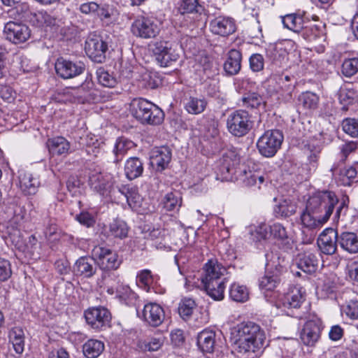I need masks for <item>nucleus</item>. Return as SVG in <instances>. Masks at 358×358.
Here are the masks:
<instances>
[{
	"label": "nucleus",
	"instance_id": "obj_53",
	"mask_svg": "<svg viewBox=\"0 0 358 358\" xmlns=\"http://www.w3.org/2000/svg\"><path fill=\"white\" fill-rule=\"evenodd\" d=\"M343 131L352 138H358V119L348 117L343 120Z\"/></svg>",
	"mask_w": 358,
	"mask_h": 358
},
{
	"label": "nucleus",
	"instance_id": "obj_21",
	"mask_svg": "<svg viewBox=\"0 0 358 358\" xmlns=\"http://www.w3.org/2000/svg\"><path fill=\"white\" fill-rule=\"evenodd\" d=\"M143 320L150 326L159 327L165 318L162 307L156 303H148L144 306L142 313Z\"/></svg>",
	"mask_w": 358,
	"mask_h": 358
},
{
	"label": "nucleus",
	"instance_id": "obj_58",
	"mask_svg": "<svg viewBox=\"0 0 358 358\" xmlns=\"http://www.w3.org/2000/svg\"><path fill=\"white\" fill-rule=\"evenodd\" d=\"M96 12L101 20H110L113 16L117 15V10L112 6L108 4H104L101 7L99 6Z\"/></svg>",
	"mask_w": 358,
	"mask_h": 358
},
{
	"label": "nucleus",
	"instance_id": "obj_31",
	"mask_svg": "<svg viewBox=\"0 0 358 358\" xmlns=\"http://www.w3.org/2000/svg\"><path fill=\"white\" fill-rule=\"evenodd\" d=\"M104 349V343L98 339H89L83 345V352L87 358H97Z\"/></svg>",
	"mask_w": 358,
	"mask_h": 358
},
{
	"label": "nucleus",
	"instance_id": "obj_29",
	"mask_svg": "<svg viewBox=\"0 0 358 358\" xmlns=\"http://www.w3.org/2000/svg\"><path fill=\"white\" fill-rule=\"evenodd\" d=\"M46 144L50 153L52 155H66L70 149V143L62 136L48 139Z\"/></svg>",
	"mask_w": 358,
	"mask_h": 358
},
{
	"label": "nucleus",
	"instance_id": "obj_37",
	"mask_svg": "<svg viewBox=\"0 0 358 358\" xmlns=\"http://www.w3.org/2000/svg\"><path fill=\"white\" fill-rule=\"evenodd\" d=\"M118 192L121 193L127 199L129 206L132 208H136L141 206V197L136 188L130 187L127 185H122L118 187Z\"/></svg>",
	"mask_w": 358,
	"mask_h": 358
},
{
	"label": "nucleus",
	"instance_id": "obj_36",
	"mask_svg": "<svg viewBox=\"0 0 358 358\" xmlns=\"http://www.w3.org/2000/svg\"><path fill=\"white\" fill-rule=\"evenodd\" d=\"M9 238L13 244L19 250L24 251L25 250L31 252L34 245L37 243V240L34 236L29 237V243L24 244L20 230H13V232L9 233Z\"/></svg>",
	"mask_w": 358,
	"mask_h": 358
},
{
	"label": "nucleus",
	"instance_id": "obj_64",
	"mask_svg": "<svg viewBox=\"0 0 358 358\" xmlns=\"http://www.w3.org/2000/svg\"><path fill=\"white\" fill-rule=\"evenodd\" d=\"M137 278L140 282H141L145 287L149 288L150 285L153 280V277L151 274V271L148 269L143 270L138 274Z\"/></svg>",
	"mask_w": 358,
	"mask_h": 358
},
{
	"label": "nucleus",
	"instance_id": "obj_60",
	"mask_svg": "<svg viewBox=\"0 0 358 358\" xmlns=\"http://www.w3.org/2000/svg\"><path fill=\"white\" fill-rule=\"evenodd\" d=\"M11 274L12 271L9 261L0 258V281L7 280Z\"/></svg>",
	"mask_w": 358,
	"mask_h": 358
},
{
	"label": "nucleus",
	"instance_id": "obj_54",
	"mask_svg": "<svg viewBox=\"0 0 358 358\" xmlns=\"http://www.w3.org/2000/svg\"><path fill=\"white\" fill-rule=\"evenodd\" d=\"M163 344V340L160 338H151L148 341H139L138 346L143 351H157Z\"/></svg>",
	"mask_w": 358,
	"mask_h": 358
},
{
	"label": "nucleus",
	"instance_id": "obj_25",
	"mask_svg": "<svg viewBox=\"0 0 358 358\" xmlns=\"http://www.w3.org/2000/svg\"><path fill=\"white\" fill-rule=\"evenodd\" d=\"M242 54L236 49H231L227 54V58L224 64V70L228 76H234L239 73L241 69Z\"/></svg>",
	"mask_w": 358,
	"mask_h": 358
},
{
	"label": "nucleus",
	"instance_id": "obj_38",
	"mask_svg": "<svg viewBox=\"0 0 358 358\" xmlns=\"http://www.w3.org/2000/svg\"><path fill=\"white\" fill-rule=\"evenodd\" d=\"M207 106V101L204 98L189 96L186 99L185 108L188 113L198 115L203 113Z\"/></svg>",
	"mask_w": 358,
	"mask_h": 358
},
{
	"label": "nucleus",
	"instance_id": "obj_11",
	"mask_svg": "<svg viewBox=\"0 0 358 358\" xmlns=\"http://www.w3.org/2000/svg\"><path fill=\"white\" fill-rule=\"evenodd\" d=\"M3 34L6 38L13 44H20L26 42L31 36L29 27L22 23L9 21L5 24Z\"/></svg>",
	"mask_w": 358,
	"mask_h": 358
},
{
	"label": "nucleus",
	"instance_id": "obj_48",
	"mask_svg": "<svg viewBox=\"0 0 358 358\" xmlns=\"http://www.w3.org/2000/svg\"><path fill=\"white\" fill-rule=\"evenodd\" d=\"M269 231L271 235L275 238L281 241L285 245H290V238L287 236L285 228L279 223H275L269 226Z\"/></svg>",
	"mask_w": 358,
	"mask_h": 358
},
{
	"label": "nucleus",
	"instance_id": "obj_14",
	"mask_svg": "<svg viewBox=\"0 0 358 358\" xmlns=\"http://www.w3.org/2000/svg\"><path fill=\"white\" fill-rule=\"evenodd\" d=\"M339 244V235L336 229L328 227L319 235L317 244L320 252L327 255H332L337 250Z\"/></svg>",
	"mask_w": 358,
	"mask_h": 358
},
{
	"label": "nucleus",
	"instance_id": "obj_50",
	"mask_svg": "<svg viewBox=\"0 0 358 358\" xmlns=\"http://www.w3.org/2000/svg\"><path fill=\"white\" fill-rule=\"evenodd\" d=\"M96 75L99 83L104 87H114L117 84L116 78L102 68L97 70Z\"/></svg>",
	"mask_w": 358,
	"mask_h": 358
},
{
	"label": "nucleus",
	"instance_id": "obj_61",
	"mask_svg": "<svg viewBox=\"0 0 358 358\" xmlns=\"http://www.w3.org/2000/svg\"><path fill=\"white\" fill-rule=\"evenodd\" d=\"M77 220L87 227H93L96 222L94 216L88 212H83L77 215Z\"/></svg>",
	"mask_w": 358,
	"mask_h": 358
},
{
	"label": "nucleus",
	"instance_id": "obj_18",
	"mask_svg": "<svg viewBox=\"0 0 358 358\" xmlns=\"http://www.w3.org/2000/svg\"><path fill=\"white\" fill-rule=\"evenodd\" d=\"M210 28L213 34L222 37H227L236 30L235 20L231 17L224 16H218L212 20Z\"/></svg>",
	"mask_w": 358,
	"mask_h": 358
},
{
	"label": "nucleus",
	"instance_id": "obj_56",
	"mask_svg": "<svg viewBox=\"0 0 358 358\" xmlns=\"http://www.w3.org/2000/svg\"><path fill=\"white\" fill-rule=\"evenodd\" d=\"M358 71V58L345 59L342 64V73L346 77H351Z\"/></svg>",
	"mask_w": 358,
	"mask_h": 358
},
{
	"label": "nucleus",
	"instance_id": "obj_28",
	"mask_svg": "<svg viewBox=\"0 0 358 358\" xmlns=\"http://www.w3.org/2000/svg\"><path fill=\"white\" fill-rule=\"evenodd\" d=\"M22 191L28 195H34L40 185L38 179L30 173H24L19 177Z\"/></svg>",
	"mask_w": 358,
	"mask_h": 358
},
{
	"label": "nucleus",
	"instance_id": "obj_4",
	"mask_svg": "<svg viewBox=\"0 0 358 358\" xmlns=\"http://www.w3.org/2000/svg\"><path fill=\"white\" fill-rule=\"evenodd\" d=\"M131 108L133 116L142 124L159 125L163 122V110L146 99H134L131 103Z\"/></svg>",
	"mask_w": 358,
	"mask_h": 358
},
{
	"label": "nucleus",
	"instance_id": "obj_33",
	"mask_svg": "<svg viewBox=\"0 0 358 358\" xmlns=\"http://www.w3.org/2000/svg\"><path fill=\"white\" fill-rule=\"evenodd\" d=\"M307 20L301 15L292 13L286 15L282 17V23L285 27L289 30L301 33L306 24Z\"/></svg>",
	"mask_w": 358,
	"mask_h": 358
},
{
	"label": "nucleus",
	"instance_id": "obj_32",
	"mask_svg": "<svg viewBox=\"0 0 358 358\" xmlns=\"http://www.w3.org/2000/svg\"><path fill=\"white\" fill-rule=\"evenodd\" d=\"M143 172V164L136 157L129 158L124 165L126 177L131 180L141 176Z\"/></svg>",
	"mask_w": 358,
	"mask_h": 358
},
{
	"label": "nucleus",
	"instance_id": "obj_42",
	"mask_svg": "<svg viewBox=\"0 0 358 358\" xmlns=\"http://www.w3.org/2000/svg\"><path fill=\"white\" fill-rule=\"evenodd\" d=\"M109 232L113 237L122 239L127 236L128 227L125 222L115 220L109 224Z\"/></svg>",
	"mask_w": 358,
	"mask_h": 358
},
{
	"label": "nucleus",
	"instance_id": "obj_23",
	"mask_svg": "<svg viewBox=\"0 0 358 358\" xmlns=\"http://www.w3.org/2000/svg\"><path fill=\"white\" fill-rule=\"evenodd\" d=\"M171 159V151L168 147H162L153 150L150 157V164L157 171L164 170Z\"/></svg>",
	"mask_w": 358,
	"mask_h": 358
},
{
	"label": "nucleus",
	"instance_id": "obj_35",
	"mask_svg": "<svg viewBox=\"0 0 358 358\" xmlns=\"http://www.w3.org/2000/svg\"><path fill=\"white\" fill-rule=\"evenodd\" d=\"M304 300L305 297L301 290L295 289L287 293L282 299V307L288 310L296 309L300 308Z\"/></svg>",
	"mask_w": 358,
	"mask_h": 358
},
{
	"label": "nucleus",
	"instance_id": "obj_62",
	"mask_svg": "<svg viewBox=\"0 0 358 358\" xmlns=\"http://www.w3.org/2000/svg\"><path fill=\"white\" fill-rule=\"evenodd\" d=\"M143 80L145 86L150 89H155L162 84L161 79L155 73H149L145 76Z\"/></svg>",
	"mask_w": 358,
	"mask_h": 358
},
{
	"label": "nucleus",
	"instance_id": "obj_63",
	"mask_svg": "<svg viewBox=\"0 0 358 358\" xmlns=\"http://www.w3.org/2000/svg\"><path fill=\"white\" fill-rule=\"evenodd\" d=\"M15 92L11 87L0 85V96L5 101L10 102L14 99Z\"/></svg>",
	"mask_w": 358,
	"mask_h": 358
},
{
	"label": "nucleus",
	"instance_id": "obj_5",
	"mask_svg": "<svg viewBox=\"0 0 358 358\" xmlns=\"http://www.w3.org/2000/svg\"><path fill=\"white\" fill-rule=\"evenodd\" d=\"M252 116L245 110H237L229 115L227 127L229 132L236 137H242L252 129Z\"/></svg>",
	"mask_w": 358,
	"mask_h": 358
},
{
	"label": "nucleus",
	"instance_id": "obj_30",
	"mask_svg": "<svg viewBox=\"0 0 358 358\" xmlns=\"http://www.w3.org/2000/svg\"><path fill=\"white\" fill-rule=\"evenodd\" d=\"M300 220L302 226L310 230L320 228L324 224L319 215L309 210L308 203L301 214Z\"/></svg>",
	"mask_w": 358,
	"mask_h": 358
},
{
	"label": "nucleus",
	"instance_id": "obj_8",
	"mask_svg": "<svg viewBox=\"0 0 358 358\" xmlns=\"http://www.w3.org/2000/svg\"><path fill=\"white\" fill-rule=\"evenodd\" d=\"M87 324L95 330H103L110 327V312L103 306L89 308L84 312Z\"/></svg>",
	"mask_w": 358,
	"mask_h": 358
},
{
	"label": "nucleus",
	"instance_id": "obj_57",
	"mask_svg": "<svg viewBox=\"0 0 358 358\" xmlns=\"http://www.w3.org/2000/svg\"><path fill=\"white\" fill-rule=\"evenodd\" d=\"M250 69L253 72H260L264 67V58L262 55L255 53L249 58Z\"/></svg>",
	"mask_w": 358,
	"mask_h": 358
},
{
	"label": "nucleus",
	"instance_id": "obj_3",
	"mask_svg": "<svg viewBox=\"0 0 358 358\" xmlns=\"http://www.w3.org/2000/svg\"><path fill=\"white\" fill-rule=\"evenodd\" d=\"M204 269L205 275L201 278V282L208 295L215 301L223 299L226 279L222 277L225 269L221 268L219 264L213 263L212 261L206 264Z\"/></svg>",
	"mask_w": 358,
	"mask_h": 358
},
{
	"label": "nucleus",
	"instance_id": "obj_10",
	"mask_svg": "<svg viewBox=\"0 0 358 358\" xmlns=\"http://www.w3.org/2000/svg\"><path fill=\"white\" fill-rule=\"evenodd\" d=\"M150 47L156 61L161 66H169L180 57L179 52L169 46L166 41L155 42Z\"/></svg>",
	"mask_w": 358,
	"mask_h": 358
},
{
	"label": "nucleus",
	"instance_id": "obj_24",
	"mask_svg": "<svg viewBox=\"0 0 358 358\" xmlns=\"http://www.w3.org/2000/svg\"><path fill=\"white\" fill-rule=\"evenodd\" d=\"M297 267L306 273H315L319 264V259L316 255L306 252L300 253L296 259Z\"/></svg>",
	"mask_w": 358,
	"mask_h": 358
},
{
	"label": "nucleus",
	"instance_id": "obj_49",
	"mask_svg": "<svg viewBox=\"0 0 358 358\" xmlns=\"http://www.w3.org/2000/svg\"><path fill=\"white\" fill-rule=\"evenodd\" d=\"M306 151L308 152V159L310 164V171H315L317 166L319 155L320 153V148L314 145L308 144L305 146Z\"/></svg>",
	"mask_w": 358,
	"mask_h": 358
},
{
	"label": "nucleus",
	"instance_id": "obj_55",
	"mask_svg": "<svg viewBox=\"0 0 358 358\" xmlns=\"http://www.w3.org/2000/svg\"><path fill=\"white\" fill-rule=\"evenodd\" d=\"M220 161L236 170V166L239 164L240 158L235 149H229L222 154Z\"/></svg>",
	"mask_w": 358,
	"mask_h": 358
},
{
	"label": "nucleus",
	"instance_id": "obj_27",
	"mask_svg": "<svg viewBox=\"0 0 358 358\" xmlns=\"http://www.w3.org/2000/svg\"><path fill=\"white\" fill-rule=\"evenodd\" d=\"M267 56L271 62V65L276 68L283 67L288 60L287 50L276 45H272L268 49Z\"/></svg>",
	"mask_w": 358,
	"mask_h": 358
},
{
	"label": "nucleus",
	"instance_id": "obj_39",
	"mask_svg": "<svg viewBox=\"0 0 358 358\" xmlns=\"http://www.w3.org/2000/svg\"><path fill=\"white\" fill-rule=\"evenodd\" d=\"M164 208L167 211L178 210L182 205L181 194L178 191L167 193L163 200Z\"/></svg>",
	"mask_w": 358,
	"mask_h": 358
},
{
	"label": "nucleus",
	"instance_id": "obj_19",
	"mask_svg": "<svg viewBox=\"0 0 358 358\" xmlns=\"http://www.w3.org/2000/svg\"><path fill=\"white\" fill-rule=\"evenodd\" d=\"M332 176L343 186H350L358 175V163L352 166L340 168L338 165L334 164L331 168Z\"/></svg>",
	"mask_w": 358,
	"mask_h": 358
},
{
	"label": "nucleus",
	"instance_id": "obj_45",
	"mask_svg": "<svg viewBox=\"0 0 358 358\" xmlns=\"http://www.w3.org/2000/svg\"><path fill=\"white\" fill-rule=\"evenodd\" d=\"M295 80L294 76H285L278 79V85L282 91V94L291 98L295 88Z\"/></svg>",
	"mask_w": 358,
	"mask_h": 358
},
{
	"label": "nucleus",
	"instance_id": "obj_7",
	"mask_svg": "<svg viewBox=\"0 0 358 358\" xmlns=\"http://www.w3.org/2000/svg\"><path fill=\"white\" fill-rule=\"evenodd\" d=\"M131 31L136 37L150 39L155 38L159 34L160 28L153 19L141 15L132 22Z\"/></svg>",
	"mask_w": 358,
	"mask_h": 358
},
{
	"label": "nucleus",
	"instance_id": "obj_40",
	"mask_svg": "<svg viewBox=\"0 0 358 358\" xmlns=\"http://www.w3.org/2000/svg\"><path fill=\"white\" fill-rule=\"evenodd\" d=\"M133 142L124 138H120L117 140L113 153L115 156L114 162L118 163L122 159L123 156L132 147Z\"/></svg>",
	"mask_w": 358,
	"mask_h": 358
},
{
	"label": "nucleus",
	"instance_id": "obj_26",
	"mask_svg": "<svg viewBox=\"0 0 358 358\" xmlns=\"http://www.w3.org/2000/svg\"><path fill=\"white\" fill-rule=\"evenodd\" d=\"M215 344V332L205 329L197 336V345L203 352L211 353Z\"/></svg>",
	"mask_w": 358,
	"mask_h": 358
},
{
	"label": "nucleus",
	"instance_id": "obj_22",
	"mask_svg": "<svg viewBox=\"0 0 358 358\" xmlns=\"http://www.w3.org/2000/svg\"><path fill=\"white\" fill-rule=\"evenodd\" d=\"M96 266L97 263L95 259L90 257H82L76 262L73 271L77 275L90 278L96 273Z\"/></svg>",
	"mask_w": 358,
	"mask_h": 358
},
{
	"label": "nucleus",
	"instance_id": "obj_43",
	"mask_svg": "<svg viewBox=\"0 0 358 358\" xmlns=\"http://www.w3.org/2000/svg\"><path fill=\"white\" fill-rule=\"evenodd\" d=\"M299 102L306 109L315 110L319 103V96L313 92H305L299 96Z\"/></svg>",
	"mask_w": 358,
	"mask_h": 358
},
{
	"label": "nucleus",
	"instance_id": "obj_20",
	"mask_svg": "<svg viewBox=\"0 0 358 358\" xmlns=\"http://www.w3.org/2000/svg\"><path fill=\"white\" fill-rule=\"evenodd\" d=\"M96 263L102 270H116L122 264V259L115 252L106 248H100Z\"/></svg>",
	"mask_w": 358,
	"mask_h": 358
},
{
	"label": "nucleus",
	"instance_id": "obj_52",
	"mask_svg": "<svg viewBox=\"0 0 358 358\" xmlns=\"http://www.w3.org/2000/svg\"><path fill=\"white\" fill-rule=\"evenodd\" d=\"M357 97V94L354 90L341 89L338 92V99L341 104L343 110H347V106L352 104L354 100Z\"/></svg>",
	"mask_w": 358,
	"mask_h": 358
},
{
	"label": "nucleus",
	"instance_id": "obj_41",
	"mask_svg": "<svg viewBox=\"0 0 358 358\" xmlns=\"http://www.w3.org/2000/svg\"><path fill=\"white\" fill-rule=\"evenodd\" d=\"M196 304L191 298H185L181 300L178 306V313L184 320H188L192 315Z\"/></svg>",
	"mask_w": 358,
	"mask_h": 358
},
{
	"label": "nucleus",
	"instance_id": "obj_16",
	"mask_svg": "<svg viewBox=\"0 0 358 358\" xmlns=\"http://www.w3.org/2000/svg\"><path fill=\"white\" fill-rule=\"evenodd\" d=\"M322 329V322L319 318L315 317L306 321L300 333V338L303 343L308 346H313L320 338Z\"/></svg>",
	"mask_w": 358,
	"mask_h": 358
},
{
	"label": "nucleus",
	"instance_id": "obj_17",
	"mask_svg": "<svg viewBox=\"0 0 358 358\" xmlns=\"http://www.w3.org/2000/svg\"><path fill=\"white\" fill-rule=\"evenodd\" d=\"M91 187L103 197L110 196L114 180L110 174L96 173L90 177Z\"/></svg>",
	"mask_w": 358,
	"mask_h": 358
},
{
	"label": "nucleus",
	"instance_id": "obj_59",
	"mask_svg": "<svg viewBox=\"0 0 358 358\" xmlns=\"http://www.w3.org/2000/svg\"><path fill=\"white\" fill-rule=\"evenodd\" d=\"M343 313L350 319H358V301H350L343 308Z\"/></svg>",
	"mask_w": 358,
	"mask_h": 358
},
{
	"label": "nucleus",
	"instance_id": "obj_2",
	"mask_svg": "<svg viewBox=\"0 0 358 358\" xmlns=\"http://www.w3.org/2000/svg\"><path fill=\"white\" fill-rule=\"evenodd\" d=\"M308 209L316 213L324 223L332 215L336 206H338L334 215V222H338L342 213L345 214L348 206L345 201L339 203L338 198L332 191L317 192L313 194L308 200Z\"/></svg>",
	"mask_w": 358,
	"mask_h": 358
},
{
	"label": "nucleus",
	"instance_id": "obj_34",
	"mask_svg": "<svg viewBox=\"0 0 358 358\" xmlns=\"http://www.w3.org/2000/svg\"><path fill=\"white\" fill-rule=\"evenodd\" d=\"M339 245L350 253L358 252V237L353 232L344 231L339 235Z\"/></svg>",
	"mask_w": 358,
	"mask_h": 358
},
{
	"label": "nucleus",
	"instance_id": "obj_9",
	"mask_svg": "<svg viewBox=\"0 0 358 358\" xmlns=\"http://www.w3.org/2000/svg\"><path fill=\"white\" fill-rule=\"evenodd\" d=\"M301 36L306 40L313 42L315 49L317 52H323L324 49V43L326 40L325 24L322 22L317 24L307 20L303 29L301 32Z\"/></svg>",
	"mask_w": 358,
	"mask_h": 358
},
{
	"label": "nucleus",
	"instance_id": "obj_51",
	"mask_svg": "<svg viewBox=\"0 0 358 358\" xmlns=\"http://www.w3.org/2000/svg\"><path fill=\"white\" fill-rule=\"evenodd\" d=\"M296 210V206L294 204L284 201L275 208L274 212L277 217H288L294 214Z\"/></svg>",
	"mask_w": 358,
	"mask_h": 358
},
{
	"label": "nucleus",
	"instance_id": "obj_44",
	"mask_svg": "<svg viewBox=\"0 0 358 358\" xmlns=\"http://www.w3.org/2000/svg\"><path fill=\"white\" fill-rule=\"evenodd\" d=\"M179 10L182 14H201L204 11V7L199 3L198 0H182Z\"/></svg>",
	"mask_w": 358,
	"mask_h": 358
},
{
	"label": "nucleus",
	"instance_id": "obj_6",
	"mask_svg": "<svg viewBox=\"0 0 358 358\" xmlns=\"http://www.w3.org/2000/svg\"><path fill=\"white\" fill-rule=\"evenodd\" d=\"M282 141L283 135L280 130H268L259 138L257 146L261 155L271 157L280 148Z\"/></svg>",
	"mask_w": 358,
	"mask_h": 358
},
{
	"label": "nucleus",
	"instance_id": "obj_13",
	"mask_svg": "<svg viewBox=\"0 0 358 358\" xmlns=\"http://www.w3.org/2000/svg\"><path fill=\"white\" fill-rule=\"evenodd\" d=\"M107 50V43L99 36L89 37L85 42L86 54L94 62H103Z\"/></svg>",
	"mask_w": 358,
	"mask_h": 358
},
{
	"label": "nucleus",
	"instance_id": "obj_46",
	"mask_svg": "<svg viewBox=\"0 0 358 358\" xmlns=\"http://www.w3.org/2000/svg\"><path fill=\"white\" fill-rule=\"evenodd\" d=\"M248 291L246 287L238 284H233L229 289L231 299L237 302H244L248 299Z\"/></svg>",
	"mask_w": 358,
	"mask_h": 358
},
{
	"label": "nucleus",
	"instance_id": "obj_12",
	"mask_svg": "<svg viewBox=\"0 0 358 358\" xmlns=\"http://www.w3.org/2000/svg\"><path fill=\"white\" fill-rule=\"evenodd\" d=\"M265 275L259 280V287L268 291L273 290L281 282L284 266L280 262L266 264Z\"/></svg>",
	"mask_w": 358,
	"mask_h": 358
},
{
	"label": "nucleus",
	"instance_id": "obj_15",
	"mask_svg": "<svg viewBox=\"0 0 358 358\" xmlns=\"http://www.w3.org/2000/svg\"><path fill=\"white\" fill-rule=\"evenodd\" d=\"M57 74L64 78L69 79L78 76L85 69V64L81 62H73L63 57L57 59L55 65Z\"/></svg>",
	"mask_w": 358,
	"mask_h": 358
},
{
	"label": "nucleus",
	"instance_id": "obj_1",
	"mask_svg": "<svg viewBox=\"0 0 358 358\" xmlns=\"http://www.w3.org/2000/svg\"><path fill=\"white\" fill-rule=\"evenodd\" d=\"M266 336L261 327L252 322L238 325L234 348L241 358H257Z\"/></svg>",
	"mask_w": 358,
	"mask_h": 358
},
{
	"label": "nucleus",
	"instance_id": "obj_47",
	"mask_svg": "<svg viewBox=\"0 0 358 358\" xmlns=\"http://www.w3.org/2000/svg\"><path fill=\"white\" fill-rule=\"evenodd\" d=\"M241 100L243 106L251 108H257L263 103L262 96L255 92L245 93Z\"/></svg>",
	"mask_w": 358,
	"mask_h": 358
}]
</instances>
